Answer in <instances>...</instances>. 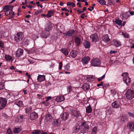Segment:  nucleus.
<instances>
[{
	"label": "nucleus",
	"instance_id": "f257e3e1",
	"mask_svg": "<svg viewBox=\"0 0 134 134\" xmlns=\"http://www.w3.org/2000/svg\"><path fill=\"white\" fill-rule=\"evenodd\" d=\"M88 124V122L85 121L83 122L81 124V126H82V130H81V133H85L88 132L89 126Z\"/></svg>",
	"mask_w": 134,
	"mask_h": 134
},
{
	"label": "nucleus",
	"instance_id": "f03ea898",
	"mask_svg": "<svg viewBox=\"0 0 134 134\" xmlns=\"http://www.w3.org/2000/svg\"><path fill=\"white\" fill-rule=\"evenodd\" d=\"M125 96L126 98L128 99H132L134 98V92L131 89H128L127 91Z\"/></svg>",
	"mask_w": 134,
	"mask_h": 134
},
{
	"label": "nucleus",
	"instance_id": "7ed1b4c3",
	"mask_svg": "<svg viewBox=\"0 0 134 134\" xmlns=\"http://www.w3.org/2000/svg\"><path fill=\"white\" fill-rule=\"evenodd\" d=\"M13 6L12 5H5L3 8V10L6 12L4 14L6 15L10 14L13 12Z\"/></svg>",
	"mask_w": 134,
	"mask_h": 134
},
{
	"label": "nucleus",
	"instance_id": "20e7f679",
	"mask_svg": "<svg viewBox=\"0 0 134 134\" xmlns=\"http://www.w3.org/2000/svg\"><path fill=\"white\" fill-rule=\"evenodd\" d=\"M24 37L23 33L22 32H19L15 36L14 39L16 41L19 42L21 41Z\"/></svg>",
	"mask_w": 134,
	"mask_h": 134
},
{
	"label": "nucleus",
	"instance_id": "39448f33",
	"mask_svg": "<svg viewBox=\"0 0 134 134\" xmlns=\"http://www.w3.org/2000/svg\"><path fill=\"white\" fill-rule=\"evenodd\" d=\"M7 99L5 98L0 97V110L3 108L7 103Z\"/></svg>",
	"mask_w": 134,
	"mask_h": 134
},
{
	"label": "nucleus",
	"instance_id": "423d86ee",
	"mask_svg": "<svg viewBox=\"0 0 134 134\" xmlns=\"http://www.w3.org/2000/svg\"><path fill=\"white\" fill-rule=\"evenodd\" d=\"M100 62L99 59L98 58L93 59L91 62V64L94 66H100Z\"/></svg>",
	"mask_w": 134,
	"mask_h": 134
},
{
	"label": "nucleus",
	"instance_id": "0eeeda50",
	"mask_svg": "<svg viewBox=\"0 0 134 134\" xmlns=\"http://www.w3.org/2000/svg\"><path fill=\"white\" fill-rule=\"evenodd\" d=\"M90 37L92 39V41L94 42L98 41L99 40V36L96 33L91 35Z\"/></svg>",
	"mask_w": 134,
	"mask_h": 134
},
{
	"label": "nucleus",
	"instance_id": "6e6552de",
	"mask_svg": "<svg viewBox=\"0 0 134 134\" xmlns=\"http://www.w3.org/2000/svg\"><path fill=\"white\" fill-rule=\"evenodd\" d=\"M38 116V114L37 113L33 112L30 113V119L31 120H33L37 119Z\"/></svg>",
	"mask_w": 134,
	"mask_h": 134
},
{
	"label": "nucleus",
	"instance_id": "1a4fd4ad",
	"mask_svg": "<svg viewBox=\"0 0 134 134\" xmlns=\"http://www.w3.org/2000/svg\"><path fill=\"white\" fill-rule=\"evenodd\" d=\"M90 58L89 56H86L82 58L81 62L84 65H85L88 63Z\"/></svg>",
	"mask_w": 134,
	"mask_h": 134
},
{
	"label": "nucleus",
	"instance_id": "9d476101",
	"mask_svg": "<svg viewBox=\"0 0 134 134\" xmlns=\"http://www.w3.org/2000/svg\"><path fill=\"white\" fill-rule=\"evenodd\" d=\"M49 34L50 32L49 30L46 29L42 32L41 35L43 37L46 38L49 36Z\"/></svg>",
	"mask_w": 134,
	"mask_h": 134
},
{
	"label": "nucleus",
	"instance_id": "9b49d317",
	"mask_svg": "<svg viewBox=\"0 0 134 134\" xmlns=\"http://www.w3.org/2000/svg\"><path fill=\"white\" fill-rule=\"evenodd\" d=\"M45 119L46 121L49 123L52 122V115L49 113H48L45 115Z\"/></svg>",
	"mask_w": 134,
	"mask_h": 134
},
{
	"label": "nucleus",
	"instance_id": "f8f14e48",
	"mask_svg": "<svg viewBox=\"0 0 134 134\" xmlns=\"http://www.w3.org/2000/svg\"><path fill=\"white\" fill-rule=\"evenodd\" d=\"M120 104V102L119 100H116L112 103L111 105L113 108H115L119 107Z\"/></svg>",
	"mask_w": 134,
	"mask_h": 134
},
{
	"label": "nucleus",
	"instance_id": "ddd939ff",
	"mask_svg": "<svg viewBox=\"0 0 134 134\" xmlns=\"http://www.w3.org/2000/svg\"><path fill=\"white\" fill-rule=\"evenodd\" d=\"M129 12H127L121 14L120 15V17L122 20H125L129 18Z\"/></svg>",
	"mask_w": 134,
	"mask_h": 134
},
{
	"label": "nucleus",
	"instance_id": "4468645a",
	"mask_svg": "<svg viewBox=\"0 0 134 134\" xmlns=\"http://www.w3.org/2000/svg\"><path fill=\"white\" fill-rule=\"evenodd\" d=\"M127 127L130 130L134 129V122H129L127 125Z\"/></svg>",
	"mask_w": 134,
	"mask_h": 134
},
{
	"label": "nucleus",
	"instance_id": "2eb2a0df",
	"mask_svg": "<svg viewBox=\"0 0 134 134\" xmlns=\"http://www.w3.org/2000/svg\"><path fill=\"white\" fill-rule=\"evenodd\" d=\"M69 117V114L67 112L64 113L61 115V118L63 120H67Z\"/></svg>",
	"mask_w": 134,
	"mask_h": 134
},
{
	"label": "nucleus",
	"instance_id": "dca6fc26",
	"mask_svg": "<svg viewBox=\"0 0 134 134\" xmlns=\"http://www.w3.org/2000/svg\"><path fill=\"white\" fill-rule=\"evenodd\" d=\"M23 51L22 49H19L16 52V57H19L23 54Z\"/></svg>",
	"mask_w": 134,
	"mask_h": 134
},
{
	"label": "nucleus",
	"instance_id": "f3484780",
	"mask_svg": "<svg viewBox=\"0 0 134 134\" xmlns=\"http://www.w3.org/2000/svg\"><path fill=\"white\" fill-rule=\"evenodd\" d=\"M74 32V31L73 30H72L67 31L66 33H64L63 34H65L67 36L70 37L72 36Z\"/></svg>",
	"mask_w": 134,
	"mask_h": 134
},
{
	"label": "nucleus",
	"instance_id": "a211bd4d",
	"mask_svg": "<svg viewBox=\"0 0 134 134\" xmlns=\"http://www.w3.org/2000/svg\"><path fill=\"white\" fill-rule=\"evenodd\" d=\"M70 49L68 48L62 49L61 51L64 54L65 56H67L68 55V53L70 51Z\"/></svg>",
	"mask_w": 134,
	"mask_h": 134
},
{
	"label": "nucleus",
	"instance_id": "6ab92c4d",
	"mask_svg": "<svg viewBox=\"0 0 134 134\" xmlns=\"http://www.w3.org/2000/svg\"><path fill=\"white\" fill-rule=\"evenodd\" d=\"M102 40L104 42L108 43L109 42L110 39L108 35L103 36L102 38Z\"/></svg>",
	"mask_w": 134,
	"mask_h": 134
},
{
	"label": "nucleus",
	"instance_id": "aec40b11",
	"mask_svg": "<svg viewBox=\"0 0 134 134\" xmlns=\"http://www.w3.org/2000/svg\"><path fill=\"white\" fill-rule=\"evenodd\" d=\"M45 76L44 75H39L38 76L37 80L38 81L41 82L45 79Z\"/></svg>",
	"mask_w": 134,
	"mask_h": 134
},
{
	"label": "nucleus",
	"instance_id": "412c9836",
	"mask_svg": "<svg viewBox=\"0 0 134 134\" xmlns=\"http://www.w3.org/2000/svg\"><path fill=\"white\" fill-rule=\"evenodd\" d=\"M83 45L85 48H88L90 47V43L88 41L85 40L83 43Z\"/></svg>",
	"mask_w": 134,
	"mask_h": 134
},
{
	"label": "nucleus",
	"instance_id": "4be33fe9",
	"mask_svg": "<svg viewBox=\"0 0 134 134\" xmlns=\"http://www.w3.org/2000/svg\"><path fill=\"white\" fill-rule=\"evenodd\" d=\"M128 74L127 73L125 72L123 73L122 75V76L123 77V80L126 83L128 78L129 77Z\"/></svg>",
	"mask_w": 134,
	"mask_h": 134
},
{
	"label": "nucleus",
	"instance_id": "5701e85b",
	"mask_svg": "<svg viewBox=\"0 0 134 134\" xmlns=\"http://www.w3.org/2000/svg\"><path fill=\"white\" fill-rule=\"evenodd\" d=\"M64 100V97L63 96H58L55 98V100L57 102H60Z\"/></svg>",
	"mask_w": 134,
	"mask_h": 134
},
{
	"label": "nucleus",
	"instance_id": "b1692460",
	"mask_svg": "<svg viewBox=\"0 0 134 134\" xmlns=\"http://www.w3.org/2000/svg\"><path fill=\"white\" fill-rule=\"evenodd\" d=\"M74 40L77 45L79 46L80 45L81 42V40L78 37H76Z\"/></svg>",
	"mask_w": 134,
	"mask_h": 134
},
{
	"label": "nucleus",
	"instance_id": "393cba45",
	"mask_svg": "<svg viewBox=\"0 0 134 134\" xmlns=\"http://www.w3.org/2000/svg\"><path fill=\"white\" fill-rule=\"evenodd\" d=\"M112 43L113 45L117 47H118L121 45V43L115 40L113 41Z\"/></svg>",
	"mask_w": 134,
	"mask_h": 134
},
{
	"label": "nucleus",
	"instance_id": "a878e982",
	"mask_svg": "<svg viewBox=\"0 0 134 134\" xmlns=\"http://www.w3.org/2000/svg\"><path fill=\"white\" fill-rule=\"evenodd\" d=\"M90 85L89 84L85 83L82 86V88L84 90H88L90 88Z\"/></svg>",
	"mask_w": 134,
	"mask_h": 134
},
{
	"label": "nucleus",
	"instance_id": "bb28decb",
	"mask_svg": "<svg viewBox=\"0 0 134 134\" xmlns=\"http://www.w3.org/2000/svg\"><path fill=\"white\" fill-rule=\"evenodd\" d=\"M22 131V129L20 127L15 128L13 131V133H19Z\"/></svg>",
	"mask_w": 134,
	"mask_h": 134
},
{
	"label": "nucleus",
	"instance_id": "cd10ccee",
	"mask_svg": "<svg viewBox=\"0 0 134 134\" xmlns=\"http://www.w3.org/2000/svg\"><path fill=\"white\" fill-rule=\"evenodd\" d=\"M22 43L25 46H27L29 44V40L26 38H24L22 42Z\"/></svg>",
	"mask_w": 134,
	"mask_h": 134
},
{
	"label": "nucleus",
	"instance_id": "c85d7f7f",
	"mask_svg": "<svg viewBox=\"0 0 134 134\" xmlns=\"http://www.w3.org/2000/svg\"><path fill=\"white\" fill-rule=\"evenodd\" d=\"M70 54L72 57L75 58L77 55L76 51L75 50L72 51L70 52Z\"/></svg>",
	"mask_w": 134,
	"mask_h": 134
},
{
	"label": "nucleus",
	"instance_id": "c756f323",
	"mask_svg": "<svg viewBox=\"0 0 134 134\" xmlns=\"http://www.w3.org/2000/svg\"><path fill=\"white\" fill-rule=\"evenodd\" d=\"M72 114L74 117H77L79 115L78 112L75 110H73L72 111Z\"/></svg>",
	"mask_w": 134,
	"mask_h": 134
},
{
	"label": "nucleus",
	"instance_id": "7c9ffc66",
	"mask_svg": "<svg viewBox=\"0 0 134 134\" xmlns=\"http://www.w3.org/2000/svg\"><path fill=\"white\" fill-rule=\"evenodd\" d=\"M86 79L88 82L93 81L94 80L93 76H89L86 77Z\"/></svg>",
	"mask_w": 134,
	"mask_h": 134
},
{
	"label": "nucleus",
	"instance_id": "2f4dec72",
	"mask_svg": "<svg viewBox=\"0 0 134 134\" xmlns=\"http://www.w3.org/2000/svg\"><path fill=\"white\" fill-rule=\"evenodd\" d=\"M13 96H11L10 94H8L6 96V98L10 102H12L13 100Z\"/></svg>",
	"mask_w": 134,
	"mask_h": 134
},
{
	"label": "nucleus",
	"instance_id": "473e14b6",
	"mask_svg": "<svg viewBox=\"0 0 134 134\" xmlns=\"http://www.w3.org/2000/svg\"><path fill=\"white\" fill-rule=\"evenodd\" d=\"M86 112L88 113H90L92 111V109L90 105H89L88 107L86 108Z\"/></svg>",
	"mask_w": 134,
	"mask_h": 134
},
{
	"label": "nucleus",
	"instance_id": "72a5a7b5",
	"mask_svg": "<svg viewBox=\"0 0 134 134\" xmlns=\"http://www.w3.org/2000/svg\"><path fill=\"white\" fill-rule=\"evenodd\" d=\"M114 22L119 26H121L122 25V21L119 19H116Z\"/></svg>",
	"mask_w": 134,
	"mask_h": 134
},
{
	"label": "nucleus",
	"instance_id": "f704fd0d",
	"mask_svg": "<svg viewBox=\"0 0 134 134\" xmlns=\"http://www.w3.org/2000/svg\"><path fill=\"white\" fill-rule=\"evenodd\" d=\"M32 108L31 107H29L25 109V112L27 114H29L32 111Z\"/></svg>",
	"mask_w": 134,
	"mask_h": 134
},
{
	"label": "nucleus",
	"instance_id": "c9c22d12",
	"mask_svg": "<svg viewBox=\"0 0 134 134\" xmlns=\"http://www.w3.org/2000/svg\"><path fill=\"white\" fill-rule=\"evenodd\" d=\"M41 133V131L36 130L32 132V134H39Z\"/></svg>",
	"mask_w": 134,
	"mask_h": 134
},
{
	"label": "nucleus",
	"instance_id": "e433bc0d",
	"mask_svg": "<svg viewBox=\"0 0 134 134\" xmlns=\"http://www.w3.org/2000/svg\"><path fill=\"white\" fill-rule=\"evenodd\" d=\"M16 104L19 107H22L23 105L22 101L19 100L16 102Z\"/></svg>",
	"mask_w": 134,
	"mask_h": 134
},
{
	"label": "nucleus",
	"instance_id": "4c0bfd02",
	"mask_svg": "<svg viewBox=\"0 0 134 134\" xmlns=\"http://www.w3.org/2000/svg\"><path fill=\"white\" fill-rule=\"evenodd\" d=\"M67 5V6L71 5L72 7H74L75 6V4L74 3L70 2H68Z\"/></svg>",
	"mask_w": 134,
	"mask_h": 134
},
{
	"label": "nucleus",
	"instance_id": "58836bf2",
	"mask_svg": "<svg viewBox=\"0 0 134 134\" xmlns=\"http://www.w3.org/2000/svg\"><path fill=\"white\" fill-rule=\"evenodd\" d=\"M97 1L101 5H105L106 4V2L104 0H97Z\"/></svg>",
	"mask_w": 134,
	"mask_h": 134
},
{
	"label": "nucleus",
	"instance_id": "ea45409f",
	"mask_svg": "<svg viewBox=\"0 0 134 134\" xmlns=\"http://www.w3.org/2000/svg\"><path fill=\"white\" fill-rule=\"evenodd\" d=\"M4 88V82H1L0 83V89L2 90Z\"/></svg>",
	"mask_w": 134,
	"mask_h": 134
},
{
	"label": "nucleus",
	"instance_id": "a19ab883",
	"mask_svg": "<svg viewBox=\"0 0 134 134\" xmlns=\"http://www.w3.org/2000/svg\"><path fill=\"white\" fill-rule=\"evenodd\" d=\"M67 91L68 92H70L72 90V87L70 86H68L67 87Z\"/></svg>",
	"mask_w": 134,
	"mask_h": 134
},
{
	"label": "nucleus",
	"instance_id": "79ce46f5",
	"mask_svg": "<svg viewBox=\"0 0 134 134\" xmlns=\"http://www.w3.org/2000/svg\"><path fill=\"white\" fill-rule=\"evenodd\" d=\"M5 58L8 60H11L12 57L11 56L9 55H5Z\"/></svg>",
	"mask_w": 134,
	"mask_h": 134
},
{
	"label": "nucleus",
	"instance_id": "37998d69",
	"mask_svg": "<svg viewBox=\"0 0 134 134\" xmlns=\"http://www.w3.org/2000/svg\"><path fill=\"white\" fill-rule=\"evenodd\" d=\"M110 93H111L112 95L113 96L114 95H115L116 93V92L114 90H111L110 91Z\"/></svg>",
	"mask_w": 134,
	"mask_h": 134
},
{
	"label": "nucleus",
	"instance_id": "c03bdc74",
	"mask_svg": "<svg viewBox=\"0 0 134 134\" xmlns=\"http://www.w3.org/2000/svg\"><path fill=\"white\" fill-rule=\"evenodd\" d=\"M80 127L79 126L77 125L75 127V132H77L78 131L80 130Z\"/></svg>",
	"mask_w": 134,
	"mask_h": 134
},
{
	"label": "nucleus",
	"instance_id": "a18cd8bd",
	"mask_svg": "<svg viewBox=\"0 0 134 134\" xmlns=\"http://www.w3.org/2000/svg\"><path fill=\"white\" fill-rule=\"evenodd\" d=\"M47 27L48 29H51L52 27L51 24L50 23H48L47 24Z\"/></svg>",
	"mask_w": 134,
	"mask_h": 134
},
{
	"label": "nucleus",
	"instance_id": "49530a36",
	"mask_svg": "<svg viewBox=\"0 0 134 134\" xmlns=\"http://www.w3.org/2000/svg\"><path fill=\"white\" fill-rule=\"evenodd\" d=\"M13 132L10 128L8 129L7 130V134H12Z\"/></svg>",
	"mask_w": 134,
	"mask_h": 134
},
{
	"label": "nucleus",
	"instance_id": "de8ad7c7",
	"mask_svg": "<svg viewBox=\"0 0 134 134\" xmlns=\"http://www.w3.org/2000/svg\"><path fill=\"white\" fill-rule=\"evenodd\" d=\"M105 75H104L101 77L98 78L97 79L98 81H100L102 80V79H104L105 77Z\"/></svg>",
	"mask_w": 134,
	"mask_h": 134
},
{
	"label": "nucleus",
	"instance_id": "09e8293b",
	"mask_svg": "<svg viewBox=\"0 0 134 134\" xmlns=\"http://www.w3.org/2000/svg\"><path fill=\"white\" fill-rule=\"evenodd\" d=\"M122 34L124 37L128 38L129 37V34H127L122 32Z\"/></svg>",
	"mask_w": 134,
	"mask_h": 134
},
{
	"label": "nucleus",
	"instance_id": "8fccbe9b",
	"mask_svg": "<svg viewBox=\"0 0 134 134\" xmlns=\"http://www.w3.org/2000/svg\"><path fill=\"white\" fill-rule=\"evenodd\" d=\"M4 43L2 41H0V47L2 48H4Z\"/></svg>",
	"mask_w": 134,
	"mask_h": 134
},
{
	"label": "nucleus",
	"instance_id": "3c124183",
	"mask_svg": "<svg viewBox=\"0 0 134 134\" xmlns=\"http://www.w3.org/2000/svg\"><path fill=\"white\" fill-rule=\"evenodd\" d=\"M97 130V127H94L93 129L92 130V132H93L96 133Z\"/></svg>",
	"mask_w": 134,
	"mask_h": 134
},
{
	"label": "nucleus",
	"instance_id": "603ef678",
	"mask_svg": "<svg viewBox=\"0 0 134 134\" xmlns=\"http://www.w3.org/2000/svg\"><path fill=\"white\" fill-rule=\"evenodd\" d=\"M128 114L130 116L134 118V114L131 113V112H129L128 113Z\"/></svg>",
	"mask_w": 134,
	"mask_h": 134
},
{
	"label": "nucleus",
	"instance_id": "864d4df0",
	"mask_svg": "<svg viewBox=\"0 0 134 134\" xmlns=\"http://www.w3.org/2000/svg\"><path fill=\"white\" fill-rule=\"evenodd\" d=\"M61 10L63 11H65L66 12H69V10L67 9H66L65 8H62Z\"/></svg>",
	"mask_w": 134,
	"mask_h": 134
},
{
	"label": "nucleus",
	"instance_id": "5fc2aeb1",
	"mask_svg": "<svg viewBox=\"0 0 134 134\" xmlns=\"http://www.w3.org/2000/svg\"><path fill=\"white\" fill-rule=\"evenodd\" d=\"M62 62H60L59 63V69H61L62 66Z\"/></svg>",
	"mask_w": 134,
	"mask_h": 134
},
{
	"label": "nucleus",
	"instance_id": "6e6d98bb",
	"mask_svg": "<svg viewBox=\"0 0 134 134\" xmlns=\"http://www.w3.org/2000/svg\"><path fill=\"white\" fill-rule=\"evenodd\" d=\"M40 2L39 1H38L36 2V3L37 4V6L39 7L40 6L41 8H42L43 7V6L41 4H39Z\"/></svg>",
	"mask_w": 134,
	"mask_h": 134
},
{
	"label": "nucleus",
	"instance_id": "4d7b16f0",
	"mask_svg": "<svg viewBox=\"0 0 134 134\" xmlns=\"http://www.w3.org/2000/svg\"><path fill=\"white\" fill-rule=\"evenodd\" d=\"M130 81V79L129 77L128 78V79H127V80L126 81V84L127 85H128V83H129Z\"/></svg>",
	"mask_w": 134,
	"mask_h": 134
},
{
	"label": "nucleus",
	"instance_id": "13d9d810",
	"mask_svg": "<svg viewBox=\"0 0 134 134\" xmlns=\"http://www.w3.org/2000/svg\"><path fill=\"white\" fill-rule=\"evenodd\" d=\"M117 52V51H111L110 52H109V53L110 54H114L115 53H116Z\"/></svg>",
	"mask_w": 134,
	"mask_h": 134
},
{
	"label": "nucleus",
	"instance_id": "bf43d9fd",
	"mask_svg": "<svg viewBox=\"0 0 134 134\" xmlns=\"http://www.w3.org/2000/svg\"><path fill=\"white\" fill-rule=\"evenodd\" d=\"M54 123L56 125H57L58 123L59 122V121L58 119H56L54 121Z\"/></svg>",
	"mask_w": 134,
	"mask_h": 134
},
{
	"label": "nucleus",
	"instance_id": "052dcab7",
	"mask_svg": "<svg viewBox=\"0 0 134 134\" xmlns=\"http://www.w3.org/2000/svg\"><path fill=\"white\" fill-rule=\"evenodd\" d=\"M51 99V96H49L47 98L46 101H47L49 100V99Z\"/></svg>",
	"mask_w": 134,
	"mask_h": 134
},
{
	"label": "nucleus",
	"instance_id": "680f3d73",
	"mask_svg": "<svg viewBox=\"0 0 134 134\" xmlns=\"http://www.w3.org/2000/svg\"><path fill=\"white\" fill-rule=\"evenodd\" d=\"M103 81L101 82L99 84H98L97 86L98 87H99L100 86L103 85Z\"/></svg>",
	"mask_w": 134,
	"mask_h": 134
},
{
	"label": "nucleus",
	"instance_id": "e2e57ef3",
	"mask_svg": "<svg viewBox=\"0 0 134 134\" xmlns=\"http://www.w3.org/2000/svg\"><path fill=\"white\" fill-rule=\"evenodd\" d=\"M48 13L51 15L54 13V12L53 10H51L48 12Z\"/></svg>",
	"mask_w": 134,
	"mask_h": 134
},
{
	"label": "nucleus",
	"instance_id": "0e129e2a",
	"mask_svg": "<svg viewBox=\"0 0 134 134\" xmlns=\"http://www.w3.org/2000/svg\"><path fill=\"white\" fill-rule=\"evenodd\" d=\"M77 11L79 13V14H80L82 13H83L84 12L83 11H80L79 10H77Z\"/></svg>",
	"mask_w": 134,
	"mask_h": 134
},
{
	"label": "nucleus",
	"instance_id": "69168bd1",
	"mask_svg": "<svg viewBox=\"0 0 134 134\" xmlns=\"http://www.w3.org/2000/svg\"><path fill=\"white\" fill-rule=\"evenodd\" d=\"M28 60L30 64L32 63H33V61H32V60L30 59H28Z\"/></svg>",
	"mask_w": 134,
	"mask_h": 134
},
{
	"label": "nucleus",
	"instance_id": "338daca9",
	"mask_svg": "<svg viewBox=\"0 0 134 134\" xmlns=\"http://www.w3.org/2000/svg\"><path fill=\"white\" fill-rule=\"evenodd\" d=\"M26 7H27L28 8H31L32 7V6L31 5H27Z\"/></svg>",
	"mask_w": 134,
	"mask_h": 134
},
{
	"label": "nucleus",
	"instance_id": "774afa93",
	"mask_svg": "<svg viewBox=\"0 0 134 134\" xmlns=\"http://www.w3.org/2000/svg\"><path fill=\"white\" fill-rule=\"evenodd\" d=\"M46 16L49 18L51 17V15L49 13L46 15Z\"/></svg>",
	"mask_w": 134,
	"mask_h": 134
}]
</instances>
